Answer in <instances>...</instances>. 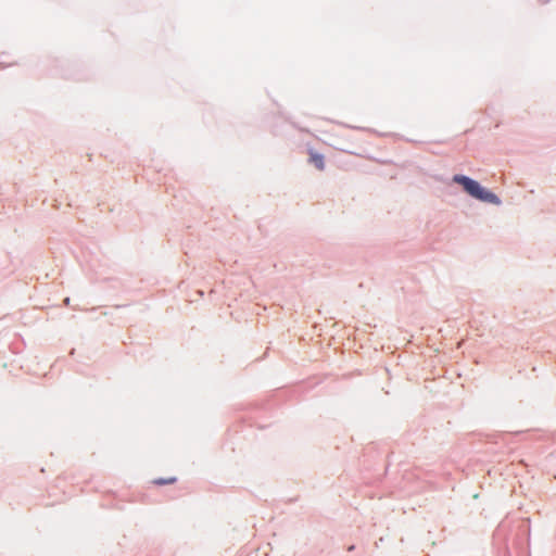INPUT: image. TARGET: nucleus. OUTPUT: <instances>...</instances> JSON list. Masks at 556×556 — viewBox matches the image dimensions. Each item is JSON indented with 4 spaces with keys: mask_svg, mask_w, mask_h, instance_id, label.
Instances as JSON below:
<instances>
[{
    "mask_svg": "<svg viewBox=\"0 0 556 556\" xmlns=\"http://www.w3.org/2000/svg\"><path fill=\"white\" fill-rule=\"evenodd\" d=\"M453 181L463 186L464 190L472 198L482 202L500 204L501 201L496 194L481 187L480 184L467 176L455 175Z\"/></svg>",
    "mask_w": 556,
    "mask_h": 556,
    "instance_id": "f257e3e1",
    "label": "nucleus"
},
{
    "mask_svg": "<svg viewBox=\"0 0 556 556\" xmlns=\"http://www.w3.org/2000/svg\"><path fill=\"white\" fill-rule=\"evenodd\" d=\"M309 162L318 169L324 170L325 168V162H324V155L317 153L314 150H309Z\"/></svg>",
    "mask_w": 556,
    "mask_h": 556,
    "instance_id": "f03ea898",
    "label": "nucleus"
},
{
    "mask_svg": "<svg viewBox=\"0 0 556 556\" xmlns=\"http://www.w3.org/2000/svg\"><path fill=\"white\" fill-rule=\"evenodd\" d=\"M176 482V478L175 477H170V478H167V479H155L153 480V483L154 484H157V485H164V484H172V483H175Z\"/></svg>",
    "mask_w": 556,
    "mask_h": 556,
    "instance_id": "7ed1b4c3",
    "label": "nucleus"
},
{
    "mask_svg": "<svg viewBox=\"0 0 556 556\" xmlns=\"http://www.w3.org/2000/svg\"><path fill=\"white\" fill-rule=\"evenodd\" d=\"M64 302H65V304H66V305H68V303H70V299H68V298H66V299L64 300Z\"/></svg>",
    "mask_w": 556,
    "mask_h": 556,
    "instance_id": "20e7f679",
    "label": "nucleus"
}]
</instances>
